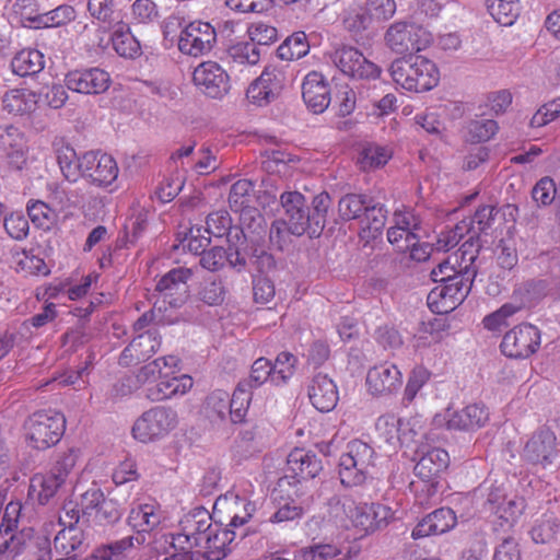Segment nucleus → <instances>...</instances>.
<instances>
[{
	"label": "nucleus",
	"instance_id": "29",
	"mask_svg": "<svg viewBox=\"0 0 560 560\" xmlns=\"http://www.w3.org/2000/svg\"><path fill=\"white\" fill-rule=\"evenodd\" d=\"M307 393L311 404L320 412L331 411L339 400L336 383L323 373L313 376Z\"/></svg>",
	"mask_w": 560,
	"mask_h": 560
},
{
	"label": "nucleus",
	"instance_id": "23",
	"mask_svg": "<svg viewBox=\"0 0 560 560\" xmlns=\"http://www.w3.org/2000/svg\"><path fill=\"white\" fill-rule=\"evenodd\" d=\"M302 97L314 114L324 113L331 102L330 89L325 77L317 71H311L302 82Z\"/></svg>",
	"mask_w": 560,
	"mask_h": 560
},
{
	"label": "nucleus",
	"instance_id": "2",
	"mask_svg": "<svg viewBox=\"0 0 560 560\" xmlns=\"http://www.w3.org/2000/svg\"><path fill=\"white\" fill-rule=\"evenodd\" d=\"M393 81L410 92H425L433 89L440 79L436 66L422 56L397 58L389 67Z\"/></svg>",
	"mask_w": 560,
	"mask_h": 560
},
{
	"label": "nucleus",
	"instance_id": "49",
	"mask_svg": "<svg viewBox=\"0 0 560 560\" xmlns=\"http://www.w3.org/2000/svg\"><path fill=\"white\" fill-rule=\"evenodd\" d=\"M330 207V197L327 192H320L313 198L312 213H310V229L312 234L319 233L326 221V214Z\"/></svg>",
	"mask_w": 560,
	"mask_h": 560
},
{
	"label": "nucleus",
	"instance_id": "50",
	"mask_svg": "<svg viewBox=\"0 0 560 560\" xmlns=\"http://www.w3.org/2000/svg\"><path fill=\"white\" fill-rule=\"evenodd\" d=\"M369 207L363 196L357 194H348L338 202L339 215L342 220H353L361 215L363 211H368Z\"/></svg>",
	"mask_w": 560,
	"mask_h": 560
},
{
	"label": "nucleus",
	"instance_id": "1",
	"mask_svg": "<svg viewBox=\"0 0 560 560\" xmlns=\"http://www.w3.org/2000/svg\"><path fill=\"white\" fill-rule=\"evenodd\" d=\"M170 537L173 547L195 549L206 560H223L236 533L222 528L205 508H195L180 517L177 532Z\"/></svg>",
	"mask_w": 560,
	"mask_h": 560
},
{
	"label": "nucleus",
	"instance_id": "60",
	"mask_svg": "<svg viewBox=\"0 0 560 560\" xmlns=\"http://www.w3.org/2000/svg\"><path fill=\"white\" fill-rule=\"evenodd\" d=\"M122 510L118 501L104 499L95 512V518L100 524H113L120 520Z\"/></svg>",
	"mask_w": 560,
	"mask_h": 560
},
{
	"label": "nucleus",
	"instance_id": "13",
	"mask_svg": "<svg viewBox=\"0 0 560 560\" xmlns=\"http://www.w3.org/2000/svg\"><path fill=\"white\" fill-rule=\"evenodd\" d=\"M489 420V412L481 404H471L460 410L445 409L433 419L439 428L448 430L472 431L483 427Z\"/></svg>",
	"mask_w": 560,
	"mask_h": 560
},
{
	"label": "nucleus",
	"instance_id": "45",
	"mask_svg": "<svg viewBox=\"0 0 560 560\" xmlns=\"http://www.w3.org/2000/svg\"><path fill=\"white\" fill-rule=\"evenodd\" d=\"M252 399V389L247 383L240 382L232 397H230V416L233 422H240L245 417Z\"/></svg>",
	"mask_w": 560,
	"mask_h": 560
},
{
	"label": "nucleus",
	"instance_id": "44",
	"mask_svg": "<svg viewBox=\"0 0 560 560\" xmlns=\"http://www.w3.org/2000/svg\"><path fill=\"white\" fill-rule=\"evenodd\" d=\"M296 361V358L290 352L279 353L275 363L271 364V383L275 385L285 384L294 374Z\"/></svg>",
	"mask_w": 560,
	"mask_h": 560
},
{
	"label": "nucleus",
	"instance_id": "18",
	"mask_svg": "<svg viewBox=\"0 0 560 560\" xmlns=\"http://www.w3.org/2000/svg\"><path fill=\"white\" fill-rule=\"evenodd\" d=\"M332 61L345 74L357 79H375L380 75L376 65L369 61L362 52L354 47L336 49Z\"/></svg>",
	"mask_w": 560,
	"mask_h": 560
},
{
	"label": "nucleus",
	"instance_id": "42",
	"mask_svg": "<svg viewBox=\"0 0 560 560\" xmlns=\"http://www.w3.org/2000/svg\"><path fill=\"white\" fill-rule=\"evenodd\" d=\"M560 533V521L552 514H544L535 521L530 530L533 540L536 544H549Z\"/></svg>",
	"mask_w": 560,
	"mask_h": 560
},
{
	"label": "nucleus",
	"instance_id": "31",
	"mask_svg": "<svg viewBox=\"0 0 560 560\" xmlns=\"http://www.w3.org/2000/svg\"><path fill=\"white\" fill-rule=\"evenodd\" d=\"M287 469L301 480L315 478L323 469L322 460L312 451L294 448L287 458Z\"/></svg>",
	"mask_w": 560,
	"mask_h": 560
},
{
	"label": "nucleus",
	"instance_id": "32",
	"mask_svg": "<svg viewBox=\"0 0 560 560\" xmlns=\"http://www.w3.org/2000/svg\"><path fill=\"white\" fill-rule=\"evenodd\" d=\"M192 387V378L182 374L163 377L154 386L148 388V398L161 401L185 395Z\"/></svg>",
	"mask_w": 560,
	"mask_h": 560
},
{
	"label": "nucleus",
	"instance_id": "20",
	"mask_svg": "<svg viewBox=\"0 0 560 560\" xmlns=\"http://www.w3.org/2000/svg\"><path fill=\"white\" fill-rule=\"evenodd\" d=\"M402 384L400 370L390 362L374 365L368 371V392L376 397L388 396L396 393Z\"/></svg>",
	"mask_w": 560,
	"mask_h": 560
},
{
	"label": "nucleus",
	"instance_id": "52",
	"mask_svg": "<svg viewBox=\"0 0 560 560\" xmlns=\"http://www.w3.org/2000/svg\"><path fill=\"white\" fill-rule=\"evenodd\" d=\"M400 418L394 415L381 416L376 422L378 435L394 450L399 446Z\"/></svg>",
	"mask_w": 560,
	"mask_h": 560
},
{
	"label": "nucleus",
	"instance_id": "46",
	"mask_svg": "<svg viewBox=\"0 0 560 560\" xmlns=\"http://www.w3.org/2000/svg\"><path fill=\"white\" fill-rule=\"evenodd\" d=\"M217 37H178L177 46L182 54L191 57H201L209 54L215 46Z\"/></svg>",
	"mask_w": 560,
	"mask_h": 560
},
{
	"label": "nucleus",
	"instance_id": "36",
	"mask_svg": "<svg viewBox=\"0 0 560 560\" xmlns=\"http://www.w3.org/2000/svg\"><path fill=\"white\" fill-rule=\"evenodd\" d=\"M450 464L448 453L439 447L429 450L417 463L415 470L422 479L430 480L444 471Z\"/></svg>",
	"mask_w": 560,
	"mask_h": 560
},
{
	"label": "nucleus",
	"instance_id": "16",
	"mask_svg": "<svg viewBox=\"0 0 560 560\" xmlns=\"http://www.w3.org/2000/svg\"><path fill=\"white\" fill-rule=\"evenodd\" d=\"M85 178L90 184L98 187L112 185L118 177L119 168L115 159L106 153L85 152L83 154Z\"/></svg>",
	"mask_w": 560,
	"mask_h": 560
},
{
	"label": "nucleus",
	"instance_id": "15",
	"mask_svg": "<svg viewBox=\"0 0 560 560\" xmlns=\"http://www.w3.org/2000/svg\"><path fill=\"white\" fill-rule=\"evenodd\" d=\"M195 86L205 95L220 98L230 90L226 71L214 61H203L192 72Z\"/></svg>",
	"mask_w": 560,
	"mask_h": 560
},
{
	"label": "nucleus",
	"instance_id": "3",
	"mask_svg": "<svg viewBox=\"0 0 560 560\" xmlns=\"http://www.w3.org/2000/svg\"><path fill=\"white\" fill-rule=\"evenodd\" d=\"M336 513L341 526L353 528L360 536L373 533L388 524L393 517L392 509L380 503H357L352 499H343L337 504Z\"/></svg>",
	"mask_w": 560,
	"mask_h": 560
},
{
	"label": "nucleus",
	"instance_id": "33",
	"mask_svg": "<svg viewBox=\"0 0 560 560\" xmlns=\"http://www.w3.org/2000/svg\"><path fill=\"white\" fill-rule=\"evenodd\" d=\"M83 550V533L77 526H66L55 536L54 548L47 551L49 560L54 556H71L78 559Z\"/></svg>",
	"mask_w": 560,
	"mask_h": 560
},
{
	"label": "nucleus",
	"instance_id": "14",
	"mask_svg": "<svg viewBox=\"0 0 560 560\" xmlns=\"http://www.w3.org/2000/svg\"><path fill=\"white\" fill-rule=\"evenodd\" d=\"M540 347V331L530 324L515 326L509 330L501 341L500 348L504 355L513 359H526Z\"/></svg>",
	"mask_w": 560,
	"mask_h": 560
},
{
	"label": "nucleus",
	"instance_id": "19",
	"mask_svg": "<svg viewBox=\"0 0 560 560\" xmlns=\"http://www.w3.org/2000/svg\"><path fill=\"white\" fill-rule=\"evenodd\" d=\"M0 154L16 171L27 166V144L24 133L15 126H0Z\"/></svg>",
	"mask_w": 560,
	"mask_h": 560
},
{
	"label": "nucleus",
	"instance_id": "58",
	"mask_svg": "<svg viewBox=\"0 0 560 560\" xmlns=\"http://www.w3.org/2000/svg\"><path fill=\"white\" fill-rule=\"evenodd\" d=\"M206 409L209 415L213 413L219 419H224L230 415V395L225 390L212 392L206 400Z\"/></svg>",
	"mask_w": 560,
	"mask_h": 560
},
{
	"label": "nucleus",
	"instance_id": "62",
	"mask_svg": "<svg viewBox=\"0 0 560 560\" xmlns=\"http://www.w3.org/2000/svg\"><path fill=\"white\" fill-rule=\"evenodd\" d=\"M421 428V421L417 417L400 418L399 446H410L415 443Z\"/></svg>",
	"mask_w": 560,
	"mask_h": 560
},
{
	"label": "nucleus",
	"instance_id": "56",
	"mask_svg": "<svg viewBox=\"0 0 560 560\" xmlns=\"http://www.w3.org/2000/svg\"><path fill=\"white\" fill-rule=\"evenodd\" d=\"M430 373L422 366L415 368L408 377L405 390L404 400L411 402L424 384L429 381Z\"/></svg>",
	"mask_w": 560,
	"mask_h": 560
},
{
	"label": "nucleus",
	"instance_id": "17",
	"mask_svg": "<svg viewBox=\"0 0 560 560\" xmlns=\"http://www.w3.org/2000/svg\"><path fill=\"white\" fill-rule=\"evenodd\" d=\"M291 486L288 477L279 481L280 492H287V497H280L277 500V510L270 516L272 523L291 522L300 518L307 504V498H304V493L300 490L301 480L296 481V485L292 486L291 489L285 490V486Z\"/></svg>",
	"mask_w": 560,
	"mask_h": 560
},
{
	"label": "nucleus",
	"instance_id": "4",
	"mask_svg": "<svg viewBox=\"0 0 560 560\" xmlns=\"http://www.w3.org/2000/svg\"><path fill=\"white\" fill-rule=\"evenodd\" d=\"M24 429L30 446L44 451L60 441L66 430V418L56 410H38L26 419Z\"/></svg>",
	"mask_w": 560,
	"mask_h": 560
},
{
	"label": "nucleus",
	"instance_id": "30",
	"mask_svg": "<svg viewBox=\"0 0 560 560\" xmlns=\"http://www.w3.org/2000/svg\"><path fill=\"white\" fill-rule=\"evenodd\" d=\"M38 102L39 94L26 88L10 89L1 97L2 110L13 116L31 115Z\"/></svg>",
	"mask_w": 560,
	"mask_h": 560
},
{
	"label": "nucleus",
	"instance_id": "9",
	"mask_svg": "<svg viewBox=\"0 0 560 560\" xmlns=\"http://www.w3.org/2000/svg\"><path fill=\"white\" fill-rule=\"evenodd\" d=\"M5 493L0 491V555L14 557L25 546V534L16 533L22 504L18 501H10L5 508Z\"/></svg>",
	"mask_w": 560,
	"mask_h": 560
},
{
	"label": "nucleus",
	"instance_id": "39",
	"mask_svg": "<svg viewBox=\"0 0 560 560\" xmlns=\"http://www.w3.org/2000/svg\"><path fill=\"white\" fill-rule=\"evenodd\" d=\"M254 37L240 40L228 47L229 57L240 65H256L260 59V45Z\"/></svg>",
	"mask_w": 560,
	"mask_h": 560
},
{
	"label": "nucleus",
	"instance_id": "11",
	"mask_svg": "<svg viewBox=\"0 0 560 560\" xmlns=\"http://www.w3.org/2000/svg\"><path fill=\"white\" fill-rule=\"evenodd\" d=\"M427 298L429 308L436 314H447L463 303L471 287L469 276H457L451 282H439Z\"/></svg>",
	"mask_w": 560,
	"mask_h": 560
},
{
	"label": "nucleus",
	"instance_id": "21",
	"mask_svg": "<svg viewBox=\"0 0 560 560\" xmlns=\"http://www.w3.org/2000/svg\"><path fill=\"white\" fill-rule=\"evenodd\" d=\"M523 455L533 464L551 465L559 455L556 434L548 428L539 429L525 444Z\"/></svg>",
	"mask_w": 560,
	"mask_h": 560
},
{
	"label": "nucleus",
	"instance_id": "6",
	"mask_svg": "<svg viewBox=\"0 0 560 560\" xmlns=\"http://www.w3.org/2000/svg\"><path fill=\"white\" fill-rule=\"evenodd\" d=\"M373 448L361 440L347 444L346 452L339 459V476L347 487L363 483L373 467Z\"/></svg>",
	"mask_w": 560,
	"mask_h": 560
},
{
	"label": "nucleus",
	"instance_id": "10",
	"mask_svg": "<svg viewBox=\"0 0 560 560\" xmlns=\"http://www.w3.org/2000/svg\"><path fill=\"white\" fill-rule=\"evenodd\" d=\"M177 424V413L171 408L154 407L143 412L135 422V439L147 443L168 434Z\"/></svg>",
	"mask_w": 560,
	"mask_h": 560
},
{
	"label": "nucleus",
	"instance_id": "48",
	"mask_svg": "<svg viewBox=\"0 0 560 560\" xmlns=\"http://www.w3.org/2000/svg\"><path fill=\"white\" fill-rule=\"evenodd\" d=\"M310 48L307 37H285L279 45L277 52L280 59L290 61L306 56Z\"/></svg>",
	"mask_w": 560,
	"mask_h": 560
},
{
	"label": "nucleus",
	"instance_id": "63",
	"mask_svg": "<svg viewBox=\"0 0 560 560\" xmlns=\"http://www.w3.org/2000/svg\"><path fill=\"white\" fill-rule=\"evenodd\" d=\"M228 261V250L221 246H215L201 254L200 265L209 271L222 269Z\"/></svg>",
	"mask_w": 560,
	"mask_h": 560
},
{
	"label": "nucleus",
	"instance_id": "61",
	"mask_svg": "<svg viewBox=\"0 0 560 560\" xmlns=\"http://www.w3.org/2000/svg\"><path fill=\"white\" fill-rule=\"evenodd\" d=\"M498 130L497 121L492 119L472 120L468 125V132L471 140L482 142L489 140Z\"/></svg>",
	"mask_w": 560,
	"mask_h": 560
},
{
	"label": "nucleus",
	"instance_id": "7",
	"mask_svg": "<svg viewBox=\"0 0 560 560\" xmlns=\"http://www.w3.org/2000/svg\"><path fill=\"white\" fill-rule=\"evenodd\" d=\"M75 465V455L69 451L56 460L51 469L45 474H35L31 478L30 495L39 504L48 503L66 482Z\"/></svg>",
	"mask_w": 560,
	"mask_h": 560
},
{
	"label": "nucleus",
	"instance_id": "37",
	"mask_svg": "<svg viewBox=\"0 0 560 560\" xmlns=\"http://www.w3.org/2000/svg\"><path fill=\"white\" fill-rule=\"evenodd\" d=\"M45 67L44 55L37 49H23L11 61L14 74L28 77L39 73Z\"/></svg>",
	"mask_w": 560,
	"mask_h": 560
},
{
	"label": "nucleus",
	"instance_id": "38",
	"mask_svg": "<svg viewBox=\"0 0 560 560\" xmlns=\"http://www.w3.org/2000/svg\"><path fill=\"white\" fill-rule=\"evenodd\" d=\"M466 250H463L459 255L458 253H454L450 255L445 260L440 262L436 268L431 271V276L434 282H451V279L457 276H469L470 272L468 270L469 265L466 264L463 266L458 264L459 258H465Z\"/></svg>",
	"mask_w": 560,
	"mask_h": 560
},
{
	"label": "nucleus",
	"instance_id": "43",
	"mask_svg": "<svg viewBox=\"0 0 560 560\" xmlns=\"http://www.w3.org/2000/svg\"><path fill=\"white\" fill-rule=\"evenodd\" d=\"M392 158V151L377 144H368L362 148L358 164L361 170L370 171L385 165Z\"/></svg>",
	"mask_w": 560,
	"mask_h": 560
},
{
	"label": "nucleus",
	"instance_id": "41",
	"mask_svg": "<svg viewBox=\"0 0 560 560\" xmlns=\"http://www.w3.org/2000/svg\"><path fill=\"white\" fill-rule=\"evenodd\" d=\"M489 13L503 26L513 25L520 13L518 0H486Z\"/></svg>",
	"mask_w": 560,
	"mask_h": 560
},
{
	"label": "nucleus",
	"instance_id": "59",
	"mask_svg": "<svg viewBox=\"0 0 560 560\" xmlns=\"http://www.w3.org/2000/svg\"><path fill=\"white\" fill-rule=\"evenodd\" d=\"M556 184L549 177H544L536 183L532 190V197L538 206H549L556 199Z\"/></svg>",
	"mask_w": 560,
	"mask_h": 560
},
{
	"label": "nucleus",
	"instance_id": "34",
	"mask_svg": "<svg viewBox=\"0 0 560 560\" xmlns=\"http://www.w3.org/2000/svg\"><path fill=\"white\" fill-rule=\"evenodd\" d=\"M178 357L170 354L158 358L143 365L137 373V380L141 384L159 382L163 377L179 372Z\"/></svg>",
	"mask_w": 560,
	"mask_h": 560
},
{
	"label": "nucleus",
	"instance_id": "27",
	"mask_svg": "<svg viewBox=\"0 0 560 560\" xmlns=\"http://www.w3.org/2000/svg\"><path fill=\"white\" fill-rule=\"evenodd\" d=\"M281 205L284 209L283 222L293 235H302L310 229V212L305 210L304 196L298 191L281 195Z\"/></svg>",
	"mask_w": 560,
	"mask_h": 560
},
{
	"label": "nucleus",
	"instance_id": "55",
	"mask_svg": "<svg viewBox=\"0 0 560 560\" xmlns=\"http://www.w3.org/2000/svg\"><path fill=\"white\" fill-rule=\"evenodd\" d=\"M112 43L115 51L124 58L135 59L142 54L141 45L137 37H107L108 45Z\"/></svg>",
	"mask_w": 560,
	"mask_h": 560
},
{
	"label": "nucleus",
	"instance_id": "22",
	"mask_svg": "<svg viewBox=\"0 0 560 560\" xmlns=\"http://www.w3.org/2000/svg\"><path fill=\"white\" fill-rule=\"evenodd\" d=\"M88 9L100 21V27L109 35H127L131 27L124 21V14L115 9L114 0H89Z\"/></svg>",
	"mask_w": 560,
	"mask_h": 560
},
{
	"label": "nucleus",
	"instance_id": "64",
	"mask_svg": "<svg viewBox=\"0 0 560 560\" xmlns=\"http://www.w3.org/2000/svg\"><path fill=\"white\" fill-rule=\"evenodd\" d=\"M4 229L14 240L21 241L28 235V221L22 213H11L4 219Z\"/></svg>",
	"mask_w": 560,
	"mask_h": 560
},
{
	"label": "nucleus",
	"instance_id": "47",
	"mask_svg": "<svg viewBox=\"0 0 560 560\" xmlns=\"http://www.w3.org/2000/svg\"><path fill=\"white\" fill-rule=\"evenodd\" d=\"M429 44L427 37L413 38V37H388L387 46L401 58H408L410 56H417L416 54L425 48Z\"/></svg>",
	"mask_w": 560,
	"mask_h": 560
},
{
	"label": "nucleus",
	"instance_id": "24",
	"mask_svg": "<svg viewBox=\"0 0 560 560\" xmlns=\"http://www.w3.org/2000/svg\"><path fill=\"white\" fill-rule=\"evenodd\" d=\"M194 271L190 268L178 267L166 272L156 283L155 290L165 302L167 299L172 307H177L184 303L187 289L186 282L192 277Z\"/></svg>",
	"mask_w": 560,
	"mask_h": 560
},
{
	"label": "nucleus",
	"instance_id": "40",
	"mask_svg": "<svg viewBox=\"0 0 560 560\" xmlns=\"http://www.w3.org/2000/svg\"><path fill=\"white\" fill-rule=\"evenodd\" d=\"M254 191V184L249 179H240L235 182L230 189L229 203L233 211L247 214L252 212L249 203Z\"/></svg>",
	"mask_w": 560,
	"mask_h": 560
},
{
	"label": "nucleus",
	"instance_id": "57",
	"mask_svg": "<svg viewBox=\"0 0 560 560\" xmlns=\"http://www.w3.org/2000/svg\"><path fill=\"white\" fill-rule=\"evenodd\" d=\"M232 219L228 211L225 210H218L214 212H211L207 217V228L206 232L209 235L221 237L228 233V231L231 228Z\"/></svg>",
	"mask_w": 560,
	"mask_h": 560
},
{
	"label": "nucleus",
	"instance_id": "8",
	"mask_svg": "<svg viewBox=\"0 0 560 560\" xmlns=\"http://www.w3.org/2000/svg\"><path fill=\"white\" fill-rule=\"evenodd\" d=\"M257 510V503L234 491L220 495L213 504V516L222 527L234 532L245 525Z\"/></svg>",
	"mask_w": 560,
	"mask_h": 560
},
{
	"label": "nucleus",
	"instance_id": "53",
	"mask_svg": "<svg viewBox=\"0 0 560 560\" xmlns=\"http://www.w3.org/2000/svg\"><path fill=\"white\" fill-rule=\"evenodd\" d=\"M271 363L266 358H258L252 365L249 376L242 380V383H247V387L253 390L266 383L268 380L271 382Z\"/></svg>",
	"mask_w": 560,
	"mask_h": 560
},
{
	"label": "nucleus",
	"instance_id": "12",
	"mask_svg": "<svg viewBox=\"0 0 560 560\" xmlns=\"http://www.w3.org/2000/svg\"><path fill=\"white\" fill-rule=\"evenodd\" d=\"M285 71L277 66L265 67L246 91L247 100L257 106H266L277 100L285 85Z\"/></svg>",
	"mask_w": 560,
	"mask_h": 560
},
{
	"label": "nucleus",
	"instance_id": "28",
	"mask_svg": "<svg viewBox=\"0 0 560 560\" xmlns=\"http://www.w3.org/2000/svg\"><path fill=\"white\" fill-rule=\"evenodd\" d=\"M66 85L68 89L78 93L100 94L108 90L110 77L106 71L100 68L72 71L66 77Z\"/></svg>",
	"mask_w": 560,
	"mask_h": 560
},
{
	"label": "nucleus",
	"instance_id": "5",
	"mask_svg": "<svg viewBox=\"0 0 560 560\" xmlns=\"http://www.w3.org/2000/svg\"><path fill=\"white\" fill-rule=\"evenodd\" d=\"M163 520V512L156 502H136L127 516V524L136 535L124 537L115 541L117 549H131L145 542V534L159 527Z\"/></svg>",
	"mask_w": 560,
	"mask_h": 560
},
{
	"label": "nucleus",
	"instance_id": "25",
	"mask_svg": "<svg viewBox=\"0 0 560 560\" xmlns=\"http://www.w3.org/2000/svg\"><path fill=\"white\" fill-rule=\"evenodd\" d=\"M74 10L69 5H59L55 10L23 21V26L30 30L58 28V33L82 32L80 23L73 22Z\"/></svg>",
	"mask_w": 560,
	"mask_h": 560
},
{
	"label": "nucleus",
	"instance_id": "51",
	"mask_svg": "<svg viewBox=\"0 0 560 560\" xmlns=\"http://www.w3.org/2000/svg\"><path fill=\"white\" fill-rule=\"evenodd\" d=\"M26 210L31 221L42 229H49L56 218L55 211L42 200H30Z\"/></svg>",
	"mask_w": 560,
	"mask_h": 560
},
{
	"label": "nucleus",
	"instance_id": "26",
	"mask_svg": "<svg viewBox=\"0 0 560 560\" xmlns=\"http://www.w3.org/2000/svg\"><path fill=\"white\" fill-rule=\"evenodd\" d=\"M161 336L156 329L138 334L120 354L119 363L128 366L152 357L161 347Z\"/></svg>",
	"mask_w": 560,
	"mask_h": 560
},
{
	"label": "nucleus",
	"instance_id": "54",
	"mask_svg": "<svg viewBox=\"0 0 560 560\" xmlns=\"http://www.w3.org/2000/svg\"><path fill=\"white\" fill-rule=\"evenodd\" d=\"M340 553L338 547L334 545H314L311 547L302 548L296 551V560H329L334 559Z\"/></svg>",
	"mask_w": 560,
	"mask_h": 560
},
{
	"label": "nucleus",
	"instance_id": "35",
	"mask_svg": "<svg viewBox=\"0 0 560 560\" xmlns=\"http://www.w3.org/2000/svg\"><path fill=\"white\" fill-rule=\"evenodd\" d=\"M56 158L62 176L69 183H77L83 177V154L78 156L75 150L69 144H61L56 149Z\"/></svg>",
	"mask_w": 560,
	"mask_h": 560
}]
</instances>
